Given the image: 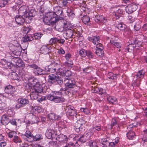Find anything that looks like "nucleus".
I'll list each match as a JSON object with an SVG mask.
<instances>
[{"mask_svg": "<svg viewBox=\"0 0 147 147\" xmlns=\"http://www.w3.org/2000/svg\"><path fill=\"white\" fill-rule=\"evenodd\" d=\"M61 95V92H57L53 95H48L47 96V99L56 103H62L65 101V99L60 96Z\"/></svg>", "mask_w": 147, "mask_h": 147, "instance_id": "obj_1", "label": "nucleus"}, {"mask_svg": "<svg viewBox=\"0 0 147 147\" xmlns=\"http://www.w3.org/2000/svg\"><path fill=\"white\" fill-rule=\"evenodd\" d=\"M28 84L26 85H28V87H33V88L35 89L42 88L38 80L34 77H32L29 78L28 79Z\"/></svg>", "mask_w": 147, "mask_h": 147, "instance_id": "obj_2", "label": "nucleus"}, {"mask_svg": "<svg viewBox=\"0 0 147 147\" xmlns=\"http://www.w3.org/2000/svg\"><path fill=\"white\" fill-rule=\"evenodd\" d=\"M135 127H133L132 125H129L127 127L128 131L126 134L128 139L129 140H133L136 137L135 133L134 132Z\"/></svg>", "mask_w": 147, "mask_h": 147, "instance_id": "obj_3", "label": "nucleus"}, {"mask_svg": "<svg viewBox=\"0 0 147 147\" xmlns=\"http://www.w3.org/2000/svg\"><path fill=\"white\" fill-rule=\"evenodd\" d=\"M64 83L66 88H73L76 86V82L74 78H65Z\"/></svg>", "mask_w": 147, "mask_h": 147, "instance_id": "obj_4", "label": "nucleus"}, {"mask_svg": "<svg viewBox=\"0 0 147 147\" xmlns=\"http://www.w3.org/2000/svg\"><path fill=\"white\" fill-rule=\"evenodd\" d=\"M61 65L58 63H52L48 66V71L51 73H54L62 70Z\"/></svg>", "mask_w": 147, "mask_h": 147, "instance_id": "obj_5", "label": "nucleus"}, {"mask_svg": "<svg viewBox=\"0 0 147 147\" xmlns=\"http://www.w3.org/2000/svg\"><path fill=\"white\" fill-rule=\"evenodd\" d=\"M42 91V88H33V89H32L30 94L31 98L32 99H36L38 97V93H40Z\"/></svg>", "mask_w": 147, "mask_h": 147, "instance_id": "obj_6", "label": "nucleus"}, {"mask_svg": "<svg viewBox=\"0 0 147 147\" xmlns=\"http://www.w3.org/2000/svg\"><path fill=\"white\" fill-rule=\"evenodd\" d=\"M13 54L14 56H13V58L12 59L16 63V65L18 66L21 65L20 63L21 62V60L19 59V57L21 54L20 51H13Z\"/></svg>", "mask_w": 147, "mask_h": 147, "instance_id": "obj_7", "label": "nucleus"}, {"mask_svg": "<svg viewBox=\"0 0 147 147\" xmlns=\"http://www.w3.org/2000/svg\"><path fill=\"white\" fill-rule=\"evenodd\" d=\"M54 12L60 20L62 19L64 13L61 7L59 6L55 7H54Z\"/></svg>", "mask_w": 147, "mask_h": 147, "instance_id": "obj_8", "label": "nucleus"}, {"mask_svg": "<svg viewBox=\"0 0 147 147\" xmlns=\"http://www.w3.org/2000/svg\"><path fill=\"white\" fill-rule=\"evenodd\" d=\"M28 10V7L26 5H23L19 9L18 12L20 16H24L26 18H27V10Z\"/></svg>", "mask_w": 147, "mask_h": 147, "instance_id": "obj_9", "label": "nucleus"}, {"mask_svg": "<svg viewBox=\"0 0 147 147\" xmlns=\"http://www.w3.org/2000/svg\"><path fill=\"white\" fill-rule=\"evenodd\" d=\"M74 29L72 28L70 29L65 30V34L66 36V39H68L69 38H74L75 37L76 33L74 32Z\"/></svg>", "mask_w": 147, "mask_h": 147, "instance_id": "obj_10", "label": "nucleus"}, {"mask_svg": "<svg viewBox=\"0 0 147 147\" xmlns=\"http://www.w3.org/2000/svg\"><path fill=\"white\" fill-rule=\"evenodd\" d=\"M137 6L136 4L131 3L129 4L126 7L125 10L128 13H131L137 9Z\"/></svg>", "mask_w": 147, "mask_h": 147, "instance_id": "obj_11", "label": "nucleus"}, {"mask_svg": "<svg viewBox=\"0 0 147 147\" xmlns=\"http://www.w3.org/2000/svg\"><path fill=\"white\" fill-rule=\"evenodd\" d=\"M51 47L48 45H43L40 48V53L44 55L48 54L51 51Z\"/></svg>", "mask_w": 147, "mask_h": 147, "instance_id": "obj_12", "label": "nucleus"}, {"mask_svg": "<svg viewBox=\"0 0 147 147\" xmlns=\"http://www.w3.org/2000/svg\"><path fill=\"white\" fill-rule=\"evenodd\" d=\"M95 20L96 22L98 24L105 23L107 22V19L101 15H98L95 17Z\"/></svg>", "mask_w": 147, "mask_h": 147, "instance_id": "obj_13", "label": "nucleus"}, {"mask_svg": "<svg viewBox=\"0 0 147 147\" xmlns=\"http://www.w3.org/2000/svg\"><path fill=\"white\" fill-rule=\"evenodd\" d=\"M125 25L123 24L119 23L117 25V27L118 29L121 30H124L125 34H129L130 33L131 31L127 28H125Z\"/></svg>", "mask_w": 147, "mask_h": 147, "instance_id": "obj_14", "label": "nucleus"}, {"mask_svg": "<svg viewBox=\"0 0 147 147\" xmlns=\"http://www.w3.org/2000/svg\"><path fill=\"white\" fill-rule=\"evenodd\" d=\"M10 121L9 117L7 115H3L1 119V123L3 125H7Z\"/></svg>", "mask_w": 147, "mask_h": 147, "instance_id": "obj_15", "label": "nucleus"}, {"mask_svg": "<svg viewBox=\"0 0 147 147\" xmlns=\"http://www.w3.org/2000/svg\"><path fill=\"white\" fill-rule=\"evenodd\" d=\"M25 18L22 16H17L15 17V20L16 23L19 25L22 24L24 22Z\"/></svg>", "mask_w": 147, "mask_h": 147, "instance_id": "obj_16", "label": "nucleus"}, {"mask_svg": "<svg viewBox=\"0 0 147 147\" xmlns=\"http://www.w3.org/2000/svg\"><path fill=\"white\" fill-rule=\"evenodd\" d=\"M55 20H56L55 19ZM55 20H53L49 18L47 15L45 16L43 19V22L47 25H53L55 24Z\"/></svg>", "mask_w": 147, "mask_h": 147, "instance_id": "obj_17", "label": "nucleus"}, {"mask_svg": "<svg viewBox=\"0 0 147 147\" xmlns=\"http://www.w3.org/2000/svg\"><path fill=\"white\" fill-rule=\"evenodd\" d=\"M88 39L90 41L92 42L95 45L98 43L99 42L100 37L99 36H89Z\"/></svg>", "mask_w": 147, "mask_h": 147, "instance_id": "obj_18", "label": "nucleus"}, {"mask_svg": "<svg viewBox=\"0 0 147 147\" xmlns=\"http://www.w3.org/2000/svg\"><path fill=\"white\" fill-rule=\"evenodd\" d=\"M47 16L49 18H50V19H52L53 20H55V19L56 20H55V24L56 23L59 21V20L60 19H59V18L57 16L56 14L54 12H50L48 13L47 14Z\"/></svg>", "mask_w": 147, "mask_h": 147, "instance_id": "obj_19", "label": "nucleus"}, {"mask_svg": "<svg viewBox=\"0 0 147 147\" xmlns=\"http://www.w3.org/2000/svg\"><path fill=\"white\" fill-rule=\"evenodd\" d=\"M5 91L6 93L13 94L15 92V90L14 88L12 86L9 85L5 88Z\"/></svg>", "mask_w": 147, "mask_h": 147, "instance_id": "obj_20", "label": "nucleus"}, {"mask_svg": "<svg viewBox=\"0 0 147 147\" xmlns=\"http://www.w3.org/2000/svg\"><path fill=\"white\" fill-rule=\"evenodd\" d=\"M107 77L110 80L111 83L114 82L117 80V75L114 74L111 72H109L107 75Z\"/></svg>", "mask_w": 147, "mask_h": 147, "instance_id": "obj_21", "label": "nucleus"}, {"mask_svg": "<svg viewBox=\"0 0 147 147\" xmlns=\"http://www.w3.org/2000/svg\"><path fill=\"white\" fill-rule=\"evenodd\" d=\"M56 76L55 75L52 74L48 76V82L50 84H53L55 83V80H57L56 79Z\"/></svg>", "mask_w": 147, "mask_h": 147, "instance_id": "obj_22", "label": "nucleus"}, {"mask_svg": "<svg viewBox=\"0 0 147 147\" xmlns=\"http://www.w3.org/2000/svg\"><path fill=\"white\" fill-rule=\"evenodd\" d=\"M129 43V45L126 47L125 49L126 52L127 51L129 52V50L132 51L136 47L135 40L134 41L133 43L130 42Z\"/></svg>", "mask_w": 147, "mask_h": 147, "instance_id": "obj_23", "label": "nucleus"}, {"mask_svg": "<svg viewBox=\"0 0 147 147\" xmlns=\"http://www.w3.org/2000/svg\"><path fill=\"white\" fill-rule=\"evenodd\" d=\"M33 38L31 36H28V35L25 36L23 37L22 39V41L24 44L25 43L26 45L28 44V41L30 42L32 40Z\"/></svg>", "mask_w": 147, "mask_h": 147, "instance_id": "obj_24", "label": "nucleus"}, {"mask_svg": "<svg viewBox=\"0 0 147 147\" xmlns=\"http://www.w3.org/2000/svg\"><path fill=\"white\" fill-rule=\"evenodd\" d=\"M119 139V138H117L115 139V142H112L109 143L108 142H107L106 140H105L104 142H103L102 144L104 145L109 144V147H115V144L118 143Z\"/></svg>", "mask_w": 147, "mask_h": 147, "instance_id": "obj_25", "label": "nucleus"}, {"mask_svg": "<svg viewBox=\"0 0 147 147\" xmlns=\"http://www.w3.org/2000/svg\"><path fill=\"white\" fill-rule=\"evenodd\" d=\"M36 11L33 9H30L28 12H27V18L28 19L31 20L30 18L34 17L36 14Z\"/></svg>", "mask_w": 147, "mask_h": 147, "instance_id": "obj_26", "label": "nucleus"}, {"mask_svg": "<svg viewBox=\"0 0 147 147\" xmlns=\"http://www.w3.org/2000/svg\"><path fill=\"white\" fill-rule=\"evenodd\" d=\"M54 133V130L49 129H47L46 131V135L49 139H51L52 138V135Z\"/></svg>", "mask_w": 147, "mask_h": 147, "instance_id": "obj_27", "label": "nucleus"}, {"mask_svg": "<svg viewBox=\"0 0 147 147\" xmlns=\"http://www.w3.org/2000/svg\"><path fill=\"white\" fill-rule=\"evenodd\" d=\"M94 132V128H91L88 131L87 133L85 135L86 137L87 138V140L89 139L91 136L93 135Z\"/></svg>", "mask_w": 147, "mask_h": 147, "instance_id": "obj_28", "label": "nucleus"}, {"mask_svg": "<svg viewBox=\"0 0 147 147\" xmlns=\"http://www.w3.org/2000/svg\"><path fill=\"white\" fill-rule=\"evenodd\" d=\"M109 102L112 104H115L117 103V100L116 98L113 96H109L107 98Z\"/></svg>", "mask_w": 147, "mask_h": 147, "instance_id": "obj_29", "label": "nucleus"}, {"mask_svg": "<svg viewBox=\"0 0 147 147\" xmlns=\"http://www.w3.org/2000/svg\"><path fill=\"white\" fill-rule=\"evenodd\" d=\"M19 102L21 104L23 107L25 106L28 104L29 101L27 99L24 98H20L18 99Z\"/></svg>", "mask_w": 147, "mask_h": 147, "instance_id": "obj_30", "label": "nucleus"}, {"mask_svg": "<svg viewBox=\"0 0 147 147\" xmlns=\"http://www.w3.org/2000/svg\"><path fill=\"white\" fill-rule=\"evenodd\" d=\"M82 22L86 24L89 25L90 24V18L87 16H83L82 18Z\"/></svg>", "mask_w": 147, "mask_h": 147, "instance_id": "obj_31", "label": "nucleus"}, {"mask_svg": "<svg viewBox=\"0 0 147 147\" xmlns=\"http://www.w3.org/2000/svg\"><path fill=\"white\" fill-rule=\"evenodd\" d=\"M67 15L70 18H73L75 16L74 11L71 9H68L67 11Z\"/></svg>", "mask_w": 147, "mask_h": 147, "instance_id": "obj_32", "label": "nucleus"}, {"mask_svg": "<svg viewBox=\"0 0 147 147\" xmlns=\"http://www.w3.org/2000/svg\"><path fill=\"white\" fill-rule=\"evenodd\" d=\"M80 121H77L75 124L74 129L76 131L78 132L80 131L81 129V124L80 123Z\"/></svg>", "mask_w": 147, "mask_h": 147, "instance_id": "obj_33", "label": "nucleus"}, {"mask_svg": "<svg viewBox=\"0 0 147 147\" xmlns=\"http://www.w3.org/2000/svg\"><path fill=\"white\" fill-rule=\"evenodd\" d=\"M144 74L145 72L143 70L139 71L136 75L137 78V79L143 78Z\"/></svg>", "mask_w": 147, "mask_h": 147, "instance_id": "obj_34", "label": "nucleus"}, {"mask_svg": "<svg viewBox=\"0 0 147 147\" xmlns=\"http://www.w3.org/2000/svg\"><path fill=\"white\" fill-rule=\"evenodd\" d=\"M67 3V0H58V2L59 6L61 7H65Z\"/></svg>", "mask_w": 147, "mask_h": 147, "instance_id": "obj_35", "label": "nucleus"}, {"mask_svg": "<svg viewBox=\"0 0 147 147\" xmlns=\"http://www.w3.org/2000/svg\"><path fill=\"white\" fill-rule=\"evenodd\" d=\"M35 74L37 75H41L43 74V70L42 69L40 68V67H38L35 70H34Z\"/></svg>", "mask_w": 147, "mask_h": 147, "instance_id": "obj_36", "label": "nucleus"}, {"mask_svg": "<svg viewBox=\"0 0 147 147\" xmlns=\"http://www.w3.org/2000/svg\"><path fill=\"white\" fill-rule=\"evenodd\" d=\"M123 11L122 10L119 9L117 10L115 13H114L113 15H115L116 17V18L117 19L119 18V17L122 14Z\"/></svg>", "mask_w": 147, "mask_h": 147, "instance_id": "obj_37", "label": "nucleus"}, {"mask_svg": "<svg viewBox=\"0 0 147 147\" xmlns=\"http://www.w3.org/2000/svg\"><path fill=\"white\" fill-rule=\"evenodd\" d=\"M96 53L99 57H102L103 56V51L102 49H96Z\"/></svg>", "mask_w": 147, "mask_h": 147, "instance_id": "obj_38", "label": "nucleus"}, {"mask_svg": "<svg viewBox=\"0 0 147 147\" xmlns=\"http://www.w3.org/2000/svg\"><path fill=\"white\" fill-rule=\"evenodd\" d=\"M20 147H29L30 146V147H43V146H39V145H38L37 144L34 145V144H31L30 145H28L27 144H22V145H20Z\"/></svg>", "mask_w": 147, "mask_h": 147, "instance_id": "obj_39", "label": "nucleus"}, {"mask_svg": "<svg viewBox=\"0 0 147 147\" xmlns=\"http://www.w3.org/2000/svg\"><path fill=\"white\" fill-rule=\"evenodd\" d=\"M74 108V107L69 105L66 107L65 111L66 113L69 114V115Z\"/></svg>", "mask_w": 147, "mask_h": 147, "instance_id": "obj_40", "label": "nucleus"}, {"mask_svg": "<svg viewBox=\"0 0 147 147\" xmlns=\"http://www.w3.org/2000/svg\"><path fill=\"white\" fill-rule=\"evenodd\" d=\"M32 138L34 140L36 141H39L42 139V136L41 135L38 134L36 135L35 136H33Z\"/></svg>", "mask_w": 147, "mask_h": 147, "instance_id": "obj_41", "label": "nucleus"}, {"mask_svg": "<svg viewBox=\"0 0 147 147\" xmlns=\"http://www.w3.org/2000/svg\"><path fill=\"white\" fill-rule=\"evenodd\" d=\"M63 74L64 75L68 78V77L71 75L72 73L69 70H65L63 71Z\"/></svg>", "mask_w": 147, "mask_h": 147, "instance_id": "obj_42", "label": "nucleus"}, {"mask_svg": "<svg viewBox=\"0 0 147 147\" xmlns=\"http://www.w3.org/2000/svg\"><path fill=\"white\" fill-rule=\"evenodd\" d=\"M58 42V38H51L49 42L51 44H57Z\"/></svg>", "mask_w": 147, "mask_h": 147, "instance_id": "obj_43", "label": "nucleus"}, {"mask_svg": "<svg viewBox=\"0 0 147 147\" xmlns=\"http://www.w3.org/2000/svg\"><path fill=\"white\" fill-rule=\"evenodd\" d=\"M56 78L57 80H55V83L57 82L58 84L61 85L63 83V80L61 77L57 76Z\"/></svg>", "mask_w": 147, "mask_h": 147, "instance_id": "obj_44", "label": "nucleus"}, {"mask_svg": "<svg viewBox=\"0 0 147 147\" xmlns=\"http://www.w3.org/2000/svg\"><path fill=\"white\" fill-rule=\"evenodd\" d=\"M25 136L29 139L32 138L33 135L31 132L29 131H26L25 134Z\"/></svg>", "mask_w": 147, "mask_h": 147, "instance_id": "obj_45", "label": "nucleus"}, {"mask_svg": "<svg viewBox=\"0 0 147 147\" xmlns=\"http://www.w3.org/2000/svg\"><path fill=\"white\" fill-rule=\"evenodd\" d=\"M8 2L7 0H0V7H3L6 5Z\"/></svg>", "mask_w": 147, "mask_h": 147, "instance_id": "obj_46", "label": "nucleus"}, {"mask_svg": "<svg viewBox=\"0 0 147 147\" xmlns=\"http://www.w3.org/2000/svg\"><path fill=\"white\" fill-rule=\"evenodd\" d=\"M60 141H65L67 140V138L66 136L62 134L59 137Z\"/></svg>", "mask_w": 147, "mask_h": 147, "instance_id": "obj_47", "label": "nucleus"}, {"mask_svg": "<svg viewBox=\"0 0 147 147\" xmlns=\"http://www.w3.org/2000/svg\"><path fill=\"white\" fill-rule=\"evenodd\" d=\"M86 50H85L82 49L80 51V55L82 57H84L86 55Z\"/></svg>", "mask_w": 147, "mask_h": 147, "instance_id": "obj_48", "label": "nucleus"}, {"mask_svg": "<svg viewBox=\"0 0 147 147\" xmlns=\"http://www.w3.org/2000/svg\"><path fill=\"white\" fill-rule=\"evenodd\" d=\"M42 34L39 33H36L34 35V37L35 39H40L42 36Z\"/></svg>", "mask_w": 147, "mask_h": 147, "instance_id": "obj_49", "label": "nucleus"}, {"mask_svg": "<svg viewBox=\"0 0 147 147\" xmlns=\"http://www.w3.org/2000/svg\"><path fill=\"white\" fill-rule=\"evenodd\" d=\"M81 112H84L85 114H87L89 113V111L87 108H82L80 109Z\"/></svg>", "mask_w": 147, "mask_h": 147, "instance_id": "obj_50", "label": "nucleus"}, {"mask_svg": "<svg viewBox=\"0 0 147 147\" xmlns=\"http://www.w3.org/2000/svg\"><path fill=\"white\" fill-rule=\"evenodd\" d=\"M48 117L50 120H55V114L51 113L48 115Z\"/></svg>", "mask_w": 147, "mask_h": 147, "instance_id": "obj_51", "label": "nucleus"}, {"mask_svg": "<svg viewBox=\"0 0 147 147\" xmlns=\"http://www.w3.org/2000/svg\"><path fill=\"white\" fill-rule=\"evenodd\" d=\"M86 55H87L89 59H90L93 58V56L91 52L89 51H86Z\"/></svg>", "mask_w": 147, "mask_h": 147, "instance_id": "obj_52", "label": "nucleus"}, {"mask_svg": "<svg viewBox=\"0 0 147 147\" xmlns=\"http://www.w3.org/2000/svg\"><path fill=\"white\" fill-rule=\"evenodd\" d=\"M30 30V28L28 27H24L23 31L24 32V34H27Z\"/></svg>", "mask_w": 147, "mask_h": 147, "instance_id": "obj_53", "label": "nucleus"}, {"mask_svg": "<svg viewBox=\"0 0 147 147\" xmlns=\"http://www.w3.org/2000/svg\"><path fill=\"white\" fill-rule=\"evenodd\" d=\"M86 140H87V138L86 137L85 135L82 136L79 138V141L82 142H85L86 141Z\"/></svg>", "mask_w": 147, "mask_h": 147, "instance_id": "obj_54", "label": "nucleus"}, {"mask_svg": "<svg viewBox=\"0 0 147 147\" xmlns=\"http://www.w3.org/2000/svg\"><path fill=\"white\" fill-rule=\"evenodd\" d=\"M90 147H97V143L95 141L91 142L89 143Z\"/></svg>", "mask_w": 147, "mask_h": 147, "instance_id": "obj_55", "label": "nucleus"}, {"mask_svg": "<svg viewBox=\"0 0 147 147\" xmlns=\"http://www.w3.org/2000/svg\"><path fill=\"white\" fill-rule=\"evenodd\" d=\"M144 138H145L144 140H146L147 139V125L145 127V129L143 131Z\"/></svg>", "mask_w": 147, "mask_h": 147, "instance_id": "obj_56", "label": "nucleus"}, {"mask_svg": "<svg viewBox=\"0 0 147 147\" xmlns=\"http://www.w3.org/2000/svg\"><path fill=\"white\" fill-rule=\"evenodd\" d=\"M117 124V122L115 119H112L111 124V128H112L113 127L116 125Z\"/></svg>", "mask_w": 147, "mask_h": 147, "instance_id": "obj_57", "label": "nucleus"}, {"mask_svg": "<svg viewBox=\"0 0 147 147\" xmlns=\"http://www.w3.org/2000/svg\"><path fill=\"white\" fill-rule=\"evenodd\" d=\"M141 28V26L138 24L136 23L134 26V29L136 30H139Z\"/></svg>", "mask_w": 147, "mask_h": 147, "instance_id": "obj_58", "label": "nucleus"}, {"mask_svg": "<svg viewBox=\"0 0 147 147\" xmlns=\"http://www.w3.org/2000/svg\"><path fill=\"white\" fill-rule=\"evenodd\" d=\"M57 53L59 54H64L65 53V51L61 48L58 49Z\"/></svg>", "mask_w": 147, "mask_h": 147, "instance_id": "obj_59", "label": "nucleus"}, {"mask_svg": "<svg viewBox=\"0 0 147 147\" xmlns=\"http://www.w3.org/2000/svg\"><path fill=\"white\" fill-rule=\"evenodd\" d=\"M64 28L65 31L69 30V29H70L71 28H72L70 27V26L69 25L68 23H66L65 24Z\"/></svg>", "mask_w": 147, "mask_h": 147, "instance_id": "obj_60", "label": "nucleus"}, {"mask_svg": "<svg viewBox=\"0 0 147 147\" xmlns=\"http://www.w3.org/2000/svg\"><path fill=\"white\" fill-rule=\"evenodd\" d=\"M47 99V97L45 96H42L41 98H39L38 100V101L40 102H41L43 101L46 100Z\"/></svg>", "mask_w": 147, "mask_h": 147, "instance_id": "obj_61", "label": "nucleus"}, {"mask_svg": "<svg viewBox=\"0 0 147 147\" xmlns=\"http://www.w3.org/2000/svg\"><path fill=\"white\" fill-rule=\"evenodd\" d=\"M77 115V112L75 110V108L72 111L71 113L70 114V115L71 116H76Z\"/></svg>", "mask_w": 147, "mask_h": 147, "instance_id": "obj_62", "label": "nucleus"}, {"mask_svg": "<svg viewBox=\"0 0 147 147\" xmlns=\"http://www.w3.org/2000/svg\"><path fill=\"white\" fill-rule=\"evenodd\" d=\"M6 104L5 103H0V109L3 110L5 108Z\"/></svg>", "mask_w": 147, "mask_h": 147, "instance_id": "obj_63", "label": "nucleus"}, {"mask_svg": "<svg viewBox=\"0 0 147 147\" xmlns=\"http://www.w3.org/2000/svg\"><path fill=\"white\" fill-rule=\"evenodd\" d=\"M15 134V133L14 132L11 131V132H9L8 134V135L9 137L12 138L13 137Z\"/></svg>", "mask_w": 147, "mask_h": 147, "instance_id": "obj_64", "label": "nucleus"}]
</instances>
